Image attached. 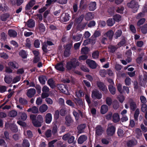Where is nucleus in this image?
Listing matches in <instances>:
<instances>
[{
	"label": "nucleus",
	"mask_w": 147,
	"mask_h": 147,
	"mask_svg": "<svg viewBox=\"0 0 147 147\" xmlns=\"http://www.w3.org/2000/svg\"><path fill=\"white\" fill-rule=\"evenodd\" d=\"M147 12V7H144V9H143V11L142 12H141L139 13L138 15L137 18V19H139L140 18L142 17H143L144 15V12Z\"/></svg>",
	"instance_id": "27"
},
{
	"label": "nucleus",
	"mask_w": 147,
	"mask_h": 147,
	"mask_svg": "<svg viewBox=\"0 0 147 147\" xmlns=\"http://www.w3.org/2000/svg\"><path fill=\"white\" fill-rule=\"evenodd\" d=\"M22 145L24 147H29L30 144L27 140H24L23 141Z\"/></svg>",
	"instance_id": "51"
},
{
	"label": "nucleus",
	"mask_w": 147,
	"mask_h": 147,
	"mask_svg": "<svg viewBox=\"0 0 147 147\" xmlns=\"http://www.w3.org/2000/svg\"><path fill=\"white\" fill-rule=\"evenodd\" d=\"M18 114V112L16 111H11L9 114V116L11 117H14L16 116Z\"/></svg>",
	"instance_id": "38"
},
{
	"label": "nucleus",
	"mask_w": 147,
	"mask_h": 147,
	"mask_svg": "<svg viewBox=\"0 0 147 147\" xmlns=\"http://www.w3.org/2000/svg\"><path fill=\"white\" fill-rule=\"evenodd\" d=\"M65 119L66 120L65 123L68 126H70V124L72 122V120L71 118L69 117H65Z\"/></svg>",
	"instance_id": "36"
},
{
	"label": "nucleus",
	"mask_w": 147,
	"mask_h": 147,
	"mask_svg": "<svg viewBox=\"0 0 147 147\" xmlns=\"http://www.w3.org/2000/svg\"><path fill=\"white\" fill-rule=\"evenodd\" d=\"M19 54L23 58H25L27 57V55L25 51H21L19 53Z\"/></svg>",
	"instance_id": "40"
},
{
	"label": "nucleus",
	"mask_w": 147,
	"mask_h": 147,
	"mask_svg": "<svg viewBox=\"0 0 147 147\" xmlns=\"http://www.w3.org/2000/svg\"><path fill=\"white\" fill-rule=\"evenodd\" d=\"M140 113V111L139 109H137L136 110L135 112L134 115V117L135 119L136 120H138V118L139 116V115Z\"/></svg>",
	"instance_id": "52"
},
{
	"label": "nucleus",
	"mask_w": 147,
	"mask_h": 147,
	"mask_svg": "<svg viewBox=\"0 0 147 147\" xmlns=\"http://www.w3.org/2000/svg\"><path fill=\"white\" fill-rule=\"evenodd\" d=\"M46 136L49 138L51 136V130H48L45 133Z\"/></svg>",
	"instance_id": "61"
},
{
	"label": "nucleus",
	"mask_w": 147,
	"mask_h": 147,
	"mask_svg": "<svg viewBox=\"0 0 147 147\" xmlns=\"http://www.w3.org/2000/svg\"><path fill=\"white\" fill-rule=\"evenodd\" d=\"M141 30L144 34H146L147 32V24L144 25L141 27Z\"/></svg>",
	"instance_id": "42"
},
{
	"label": "nucleus",
	"mask_w": 147,
	"mask_h": 147,
	"mask_svg": "<svg viewBox=\"0 0 147 147\" xmlns=\"http://www.w3.org/2000/svg\"><path fill=\"white\" fill-rule=\"evenodd\" d=\"M54 2H56L61 4H64L67 3V0H53Z\"/></svg>",
	"instance_id": "44"
},
{
	"label": "nucleus",
	"mask_w": 147,
	"mask_h": 147,
	"mask_svg": "<svg viewBox=\"0 0 147 147\" xmlns=\"http://www.w3.org/2000/svg\"><path fill=\"white\" fill-rule=\"evenodd\" d=\"M48 108V106L47 105L43 104L40 107L39 110L40 112L43 113L45 112L47 110Z\"/></svg>",
	"instance_id": "23"
},
{
	"label": "nucleus",
	"mask_w": 147,
	"mask_h": 147,
	"mask_svg": "<svg viewBox=\"0 0 147 147\" xmlns=\"http://www.w3.org/2000/svg\"><path fill=\"white\" fill-rule=\"evenodd\" d=\"M66 47L64 52V55L65 57H67L69 56L70 54V49L71 48V45H67Z\"/></svg>",
	"instance_id": "9"
},
{
	"label": "nucleus",
	"mask_w": 147,
	"mask_h": 147,
	"mask_svg": "<svg viewBox=\"0 0 147 147\" xmlns=\"http://www.w3.org/2000/svg\"><path fill=\"white\" fill-rule=\"evenodd\" d=\"M86 125L84 124H81L78 126L77 127L78 132L79 133L83 132V130L85 128Z\"/></svg>",
	"instance_id": "29"
},
{
	"label": "nucleus",
	"mask_w": 147,
	"mask_h": 147,
	"mask_svg": "<svg viewBox=\"0 0 147 147\" xmlns=\"http://www.w3.org/2000/svg\"><path fill=\"white\" fill-rule=\"evenodd\" d=\"M42 91L43 92L49 93V89L47 86H45L42 87Z\"/></svg>",
	"instance_id": "56"
},
{
	"label": "nucleus",
	"mask_w": 147,
	"mask_h": 147,
	"mask_svg": "<svg viewBox=\"0 0 147 147\" xmlns=\"http://www.w3.org/2000/svg\"><path fill=\"white\" fill-rule=\"evenodd\" d=\"M88 49L87 47H83L82 49L81 52L82 54H86L88 53Z\"/></svg>",
	"instance_id": "47"
},
{
	"label": "nucleus",
	"mask_w": 147,
	"mask_h": 147,
	"mask_svg": "<svg viewBox=\"0 0 147 147\" xmlns=\"http://www.w3.org/2000/svg\"><path fill=\"white\" fill-rule=\"evenodd\" d=\"M38 80L42 84H45L46 80V77L45 76H41L38 78Z\"/></svg>",
	"instance_id": "31"
},
{
	"label": "nucleus",
	"mask_w": 147,
	"mask_h": 147,
	"mask_svg": "<svg viewBox=\"0 0 147 147\" xmlns=\"http://www.w3.org/2000/svg\"><path fill=\"white\" fill-rule=\"evenodd\" d=\"M102 94L98 90L95 89L92 91V98L99 99L102 98Z\"/></svg>",
	"instance_id": "4"
},
{
	"label": "nucleus",
	"mask_w": 147,
	"mask_h": 147,
	"mask_svg": "<svg viewBox=\"0 0 147 147\" xmlns=\"http://www.w3.org/2000/svg\"><path fill=\"white\" fill-rule=\"evenodd\" d=\"M127 5L129 7L134 9V12L137 11L139 7V5L138 3L134 0L131 1L130 3H128Z\"/></svg>",
	"instance_id": "3"
},
{
	"label": "nucleus",
	"mask_w": 147,
	"mask_h": 147,
	"mask_svg": "<svg viewBox=\"0 0 147 147\" xmlns=\"http://www.w3.org/2000/svg\"><path fill=\"white\" fill-rule=\"evenodd\" d=\"M36 91L34 88H30L27 90L26 92L27 96L29 98L33 97L36 94Z\"/></svg>",
	"instance_id": "7"
},
{
	"label": "nucleus",
	"mask_w": 147,
	"mask_h": 147,
	"mask_svg": "<svg viewBox=\"0 0 147 147\" xmlns=\"http://www.w3.org/2000/svg\"><path fill=\"white\" fill-rule=\"evenodd\" d=\"M40 43L38 40H36L34 42V45L35 47L38 48L39 47Z\"/></svg>",
	"instance_id": "62"
},
{
	"label": "nucleus",
	"mask_w": 147,
	"mask_h": 147,
	"mask_svg": "<svg viewBox=\"0 0 147 147\" xmlns=\"http://www.w3.org/2000/svg\"><path fill=\"white\" fill-rule=\"evenodd\" d=\"M24 134L25 135H26L27 137L29 138H31L32 136V132L29 130L27 131L26 133L24 132Z\"/></svg>",
	"instance_id": "63"
},
{
	"label": "nucleus",
	"mask_w": 147,
	"mask_h": 147,
	"mask_svg": "<svg viewBox=\"0 0 147 147\" xmlns=\"http://www.w3.org/2000/svg\"><path fill=\"white\" fill-rule=\"evenodd\" d=\"M88 8L90 11H94L96 8V2L95 1L91 2L89 4Z\"/></svg>",
	"instance_id": "13"
},
{
	"label": "nucleus",
	"mask_w": 147,
	"mask_h": 147,
	"mask_svg": "<svg viewBox=\"0 0 147 147\" xmlns=\"http://www.w3.org/2000/svg\"><path fill=\"white\" fill-rule=\"evenodd\" d=\"M108 110V107L106 105H102L101 107L100 112L102 114H105Z\"/></svg>",
	"instance_id": "21"
},
{
	"label": "nucleus",
	"mask_w": 147,
	"mask_h": 147,
	"mask_svg": "<svg viewBox=\"0 0 147 147\" xmlns=\"http://www.w3.org/2000/svg\"><path fill=\"white\" fill-rule=\"evenodd\" d=\"M8 34L9 36L15 38L17 36V33L15 30L10 29L8 31Z\"/></svg>",
	"instance_id": "19"
},
{
	"label": "nucleus",
	"mask_w": 147,
	"mask_h": 147,
	"mask_svg": "<svg viewBox=\"0 0 147 147\" xmlns=\"http://www.w3.org/2000/svg\"><path fill=\"white\" fill-rule=\"evenodd\" d=\"M47 83L50 87L52 88H54L55 87V82L52 78L49 79Z\"/></svg>",
	"instance_id": "26"
},
{
	"label": "nucleus",
	"mask_w": 147,
	"mask_h": 147,
	"mask_svg": "<svg viewBox=\"0 0 147 147\" xmlns=\"http://www.w3.org/2000/svg\"><path fill=\"white\" fill-rule=\"evenodd\" d=\"M87 139V137L86 136L84 135H82L79 137L78 139V143L80 144H82L86 141Z\"/></svg>",
	"instance_id": "16"
},
{
	"label": "nucleus",
	"mask_w": 147,
	"mask_h": 147,
	"mask_svg": "<svg viewBox=\"0 0 147 147\" xmlns=\"http://www.w3.org/2000/svg\"><path fill=\"white\" fill-rule=\"evenodd\" d=\"M109 89L111 93L113 95L115 94L116 89L112 85H109Z\"/></svg>",
	"instance_id": "30"
},
{
	"label": "nucleus",
	"mask_w": 147,
	"mask_h": 147,
	"mask_svg": "<svg viewBox=\"0 0 147 147\" xmlns=\"http://www.w3.org/2000/svg\"><path fill=\"white\" fill-rule=\"evenodd\" d=\"M18 114L20 115L22 120L25 121L27 117V115L25 113L19 112Z\"/></svg>",
	"instance_id": "25"
},
{
	"label": "nucleus",
	"mask_w": 147,
	"mask_h": 147,
	"mask_svg": "<svg viewBox=\"0 0 147 147\" xmlns=\"http://www.w3.org/2000/svg\"><path fill=\"white\" fill-rule=\"evenodd\" d=\"M55 67L57 70L60 71H63L64 70L63 64L62 63L57 64L55 66Z\"/></svg>",
	"instance_id": "10"
},
{
	"label": "nucleus",
	"mask_w": 147,
	"mask_h": 147,
	"mask_svg": "<svg viewBox=\"0 0 147 147\" xmlns=\"http://www.w3.org/2000/svg\"><path fill=\"white\" fill-rule=\"evenodd\" d=\"M117 88L119 92L121 93L122 94L123 92V90L122 89V85L120 84L117 85Z\"/></svg>",
	"instance_id": "59"
},
{
	"label": "nucleus",
	"mask_w": 147,
	"mask_h": 147,
	"mask_svg": "<svg viewBox=\"0 0 147 147\" xmlns=\"http://www.w3.org/2000/svg\"><path fill=\"white\" fill-rule=\"evenodd\" d=\"M113 19L115 21L119 22L121 20V17L120 15L117 14L114 16Z\"/></svg>",
	"instance_id": "46"
},
{
	"label": "nucleus",
	"mask_w": 147,
	"mask_h": 147,
	"mask_svg": "<svg viewBox=\"0 0 147 147\" xmlns=\"http://www.w3.org/2000/svg\"><path fill=\"white\" fill-rule=\"evenodd\" d=\"M103 131V129L100 125H98L96 128V135L99 136L102 134Z\"/></svg>",
	"instance_id": "8"
},
{
	"label": "nucleus",
	"mask_w": 147,
	"mask_h": 147,
	"mask_svg": "<svg viewBox=\"0 0 147 147\" xmlns=\"http://www.w3.org/2000/svg\"><path fill=\"white\" fill-rule=\"evenodd\" d=\"M93 18V16L92 13L88 12L86 15L85 18L88 20L92 19Z\"/></svg>",
	"instance_id": "33"
},
{
	"label": "nucleus",
	"mask_w": 147,
	"mask_h": 147,
	"mask_svg": "<svg viewBox=\"0 0 147 147\" xmlns=\"http://www.w3.org/2000/svg\"><path fill=\"white\" fill-rule=\"evenodd\" d=\"M8 65L9 67L12 69H18L19 67L18 64L15 62H9Z\"/></svg>",
	"instance_id": "14"
},
{
	"label": "nucleus",
	"mask_w": 147,
	"mask_h": 147,
	"mask_svg": "<svg viewBox=\"0 0 147 147\" xmlns=\"http://www.w3.org/2000/svg\"><path fill=\"white\" fill-rule=\"evenodd\" d=\"M45 122L49 124L51 122L52 117V115L50 113H47L45 116Z\"/></svg>",
	"instance_id": "15"
},
{
	"label": "nucleus",
	"mask_w": 147,
	"mask_h": 147,
	"mask_svg": "<svg viewBox=\"0 0 147 147\" xmlns=\"http://www.w3.org/2000/svg\"><path fill=\"white\" fill-rule=\"evenodd\" d=\"M82 36V34H78L76 36H73L72 39L75 41H78L80 40Z\"/></svg>",
	"instance_id": "35"
},
{
	"label": "nucleus",
	"mask_w": 147,
	"mask_h": 147,
	"mask_svg": "<svg viewBox=\"0 0 147 147\" xmlns=\"http://www.w3.org/2000/svg\"><path fill=\"white\" fill-rule=\"evenodd\" d=\"M140 128L143 132L146 133L147 131V128L145 127L143 124H142L140 125Z\"/></svg>",
	"instance_id": "64"
},
{
	"label": "nucleus",
	"mask_w": 147,
	"mask_h": 147,
	"mask_svg": "<svg viewBox=\"0 0 147 147\" xmlns=\"http://www.w3.org/2000/svg\"><path fill=\"white\" fill-rule=\"evenodd\" d=\"M58 88L62 92L66 94H69V93L66 87L63 84H61L58 86Z\"/></svg>",
	"instance_id": "6"
},
{
	"label": "nucleus",
	"mask_w": 147,
	"mask_h": 147,
	"mask_svg": "<svg viewBox=\"0 0 147 147\" xmlns=\"http://www.w3.org/2000/svg\"><path fill=\"white\" fill-rule=\"evenodd\" d=\"M9 15L8 14L6 13L2 15L1 17V19L3 21H5L9 17Z\"/></svg>",
	"instance_id": "39"
},
{
	"label": "nucleus",
	"mask_w": 147,
	"mask_h": 147,
	"mask_svg": "<svg viewBox=\"0 0 147 147\" xmlns=\"http://www.w3.org/2000/svg\"><path fill=\"white\" fill-rule=\"evenodd\" d=\"M78 113L76 112L75 111H74L73 112V114L75 116L76 120H78L79 119V115H80L82 117V113L80 111L78 110Z\"/></svg>",
	"instance_id": "22"
},
{
	"label": "nucleus",
	"mask_w": 147,
	"mask_h": 147,
	"mask_svg": "<svg viewBox=\"0 0 147 147\" xmlns=\"http://www.w3.org/2000/svg\"><path fill=\"white\" fill-rule=\"evenodd\" d=\"M141 102L142 104H146V98L143 96H141L140 97Z\"/></svg>",
	"instance_id": "57"
},
{
	"label": "nucleus",
	"mask_w": 147,
	"mask_h": 147,
	"mask_svg": "<svg viewBox=\"0 0 147 147\" xmlns=\"http://www.w3.org/2000/svg\"><path fill=\"white\" fill-rule=\"evenodd\" d=\"M125 82L126 85L129 86L131 84L130 78L129 77H127L125 80Z\"/></svg>",
	"instance_id": "60"
},
{
	"label": "nucleus",
	"mask_w": 147,
	"mask_h": 147,
	"mask_svg": "<svg viewBox=\"0 0 147 147\" xmlns=\"http://www.w3.org/2000/svg\"><path fill=\"white\" fill-rule=\"evenodd\" d=\"M145 20L144 18H142L139 20L137 22V25L139 26L143 24L145 22Z\"/></svg>",
	"instance_id": "54"
},
{
	"label": "nucleus",
	"mask_w": 147,
	"mask_h": 147,
	"mask_svg": "<svg viewBox=\"0 0 147 147\" xmlns=\"http://www.w3.org/2000/svg\"><path fill=\"white\" fill-rule=\"evenodd\" d=\"M99 55V52L98 51H96L94 52L92 54V57L94 59H97L98 58Z\"/></svg>",
	"instance_id": "50"
},
{
	"label": "nucleus",
	"mask_w": 147,
	"mask_h": 147,
	"mask_svg": "<svg viewBox=\"0 0 147 147\" xmlns=\"http://www.w3.org/2000/svg\"><path fill=\"white\" fill-rule=\"evenodd\" d=\"M113 121L115 123H116L120 120L119 116L117 113L114 114L112 116Z\"/></svg>",
	"instance_id": "20"
},
{
	"label": "nucleus",
	"mask_w": 147,
	"mask_h": 147,
	"mask_svg": "<svg viewBox=\"0 0 147 147\" xmlns=\"http://www.w3.org/2000/svg\"><path fill=\"white\" fill-rule=\"evenodd\" d=\"M141 109L142 112L145 113L147 111V105L146 104H142L141 105Z\"/></svg>",
	"instance_id": "37"
},
{
	"label": "nucleus",
	"mask_w": 147,
	"mask_h": 147,
	"mask_svg": "<svg viewBox=\"0 0 147 147\" xmlns=\"http://www.w3.org/2000/svg\"><path fill=\"white\" fill-rule=\"evenodd\" d=\"M107 25L109 26H112L115 23L114 20L112 18H109L107 22Z\"/></svg>",
	"instance_id": "32"
},
{
	"label": "nucleus",
	"mask_w": 147,
	"mask_h": 147,
	"mask_svg": "<svg viewBox=\"0 0 147 147\" xmlns=\"http://www.w3.org/2000/svg\"><path fill=\"white\" fill-rule=\"evenodd\" d=\"M122 34V31L121 30H118L115 33L114 35V37L115 38H117L119 37Z\"/></svg>",
	"instance_id": "43"
},
{
	"label": "nucleus",
	"mask_w": 147,
	"mask_h": 147,
	"mask_svg": "<svg viewBox=\"0 0 147 147\" xmlns=\"http://www.w3.org/2000/svg\"><path fill=\"white\" fill-rule=\"evenodd\" d=\"M117 48V47H116L115 46L111 45L109 47L108 49L109 51L110 52L113 53L115 51Z\"/></svg>",
	"instance_id": "45"
},
{
	"label": "nucleus",
	"mask_w": 147,
	"mask_h": 147,
	"mask_svg": "<svg viewBox=\"0 0 147 147\" xmlns=\"http://www.w3.org/2000/svg\"><path fill=\"white\" fill-rule=\"evenodd\" d=\"M61 19L63 22H66L69 20V16L67 13L63 14L61 17Z\"/></svg>",
	"instance_id": "24"
},
{
	"label": "nucleus",
	"mask_w": 147,
	"mask_h": 147,
	"mask_svg": "<svg viewBox=\"0 0 147 147\" xmlns=\"http://www.w3.org/2000/svg\"><path fill=\"white\" fill-rule=\"evenodd\" d=\"M129 102L130 103L131 109L134 111L137 108V105L136 103L131 99L129 100Z\"/></svg>",
	"instance_id": "17"
},
{
	"label": "nucleus",
	"mask_w": 147,
	"mask_h": 147,
	"mask_svg": "<svg viewBox=\"0 0 147 147\" xmlns=\"http://www.w3.org/2000/svg\"><path fill=\"white\" fill-rule=\"evenodd\" d=\"M135 131L136 138L138 139L141 138L142 137V134L141 130L139 128H136Z\"/></svg>",
	"instance_id": "11"
},
{
	"label": "nucleus",
	"mask_w": 147,
	"mask_h": 147,
	"mask_svg": "<svg viewBox=\"0 0 147 147\" xmlns=\"http://www.w3.org/2000/svg\"><path fill=\"white\" fill-rule=\"evenodd\" d=\"M27 112H31L33 113H37L38 112V108L34 106L29 108L27 110Z\"/></svg>",
	"instance_id": "18"
},
{
	"label": "nucleus",
	"mask_w": 147,
	"mask_h": 147,
	"mask_svg": "<svg viewBox=\"0 0 147 147\" xmlns=\"http://www.w3.org/2000/svg\"><path fill=\"white\" fill-rule=\"evenodd\" d=\"M0 57L4 59H7L9 58V56L6 53L2 52L0 53Z\"/></svg>",
	"instance_id": "41"
},
{
	"label": "nucleus",
	"mask_w": 147,
	"mask_h": 147,
	"mask_svg": "<svg viewBox=\"0 0 147 147\" xmlns=\"http://www.w3.org/2000/svg\"><path fill=\"white\" fill-rule=\"evenodd\" d=\"M32 123L36 127H40L41 125V123L38 121H33Z\"/></svg>",
	"instance_id": "58"
},
{
	"label": "nucleus",
	"mask_w": 147,
	"mask_h": 147,
	"mask_svg": "<svg viewBox=\"0 0 147 147\" xmlns=\"http://www.w3.org/2000/svg\"><path fill=\"white\" fill-rule=\"evenodd\" d=\"M86 63L89 67L92 69H95L96 67L97 64L93 60L88 59L86 60Z\"/></svg>",
	"instance_id": "5"
},
{
	"label": "nucleus",
	"mask_w": 147,
	"mask_h": 147,
	"mask_svg": "<svg viewBox=\"0 0 147 147\" xmlns=\"http://www.w3.org/2000/svg\"><path fill=\"white\" fill-rule=\"evenodd\" d=\"M113 34L114 32L112 30H109L104 34V36H107L110 39H111L112 38Z\"/></svg>",
	"instance_id": "28"
},
{
	"label": "nucleus",
	"mask_w": 147,
	"mask_h": 147,
	"mask_svg": "<svg viewBox=\"0 0 147 147\" xmlns=\"http://www.w3.org/2000/svg\"><path fill=\"white\" fill-rule=\"evenodd\" d=\"M19 102L23 104H26L27 103V100L22 98H20L19 99Z\"/></svg>",
	"instance_id": "55"
},
{
	"label": "nucleus",
	"mask_w": 147,
	"mask_h": 147,
	"mask_svg": "<svg viewBox=\"0 0 147 147\" xmlns=\"http://www.w3.org/2000/svg\"><path fill=\"white\" fill-rule=\"evenodd\" d=\"M115 129L114 126L111 123H109L108 125V127L107 132V135L109 136H113L115 133Z\"/></svg>",
	"instance_id": "2"
},
{
	"label": "nucleus",
	"mask_w": 147,
	"mask_h": 147,
	"mask_svg": "<svg viewBox=\"0 0 147 147\" xmlns=\"http://www.w3.org/2000/svg\"><path fill=\"white\" fill-rule=\"evenodd\" d=\"M21 79V77L20 76H18L14 78L12 80L13 83H15L19 82Z\"/></svg>",
	"instance_id": "49"
},
{
	"label": "nucleus",
	"mask_w": 147,
	"mask_h": 147,
	"mask_svg": "<svg viewBox=\"0 0 147 147\" xmlns=\"http://www.w3.org/2000/svg\"><path fill=\"white\" fill-rule=\"evenodd\" d=\"M4 80L6 83L7 84H10L12 80V78L9 77L5 76L4 78Z\"/></svg>",
	"instance_id": "53"
},
{
	"label": "nucleus",
	"mask_w": 147,
	"mask_h": 147,
	"mask_svg": "<svg viewBox=\"0 0 147 147\" xmlns=\"http://www.w3.org/2000/svg\"><path fill=\"white\" fill-rule=\"evenodd\" d=\"M27 25L28 27H33L34 26V22L33 20H30L28 21Z\"/></svg>",
	"instance_id": "34"
},
{
	"label": "nucleus",
	"mask_w": 147,
	"mask_h": 147,
	"mask_svg": "<svg viewBox=\"0 0 147 147\" xmlns=\"http://www.w3.org/2000/svg\"><path fill=\"white\" fill-rule=\"evenodd\" d=\"M79 65V63L76 58H73L68 61L66 63V68L68 70H71L75 68Z\"/></svg>",
	"instance_id": "1"
},
{
	"label": "nucleus",
	"mask_w": 147,
	"mask_h": 147,
	"mask_svg": "<svg viewBox=\"0 0 147 147\" xmlns=\"http://www.w3.org/2000/svg\"><path fill=\"white\" fill-rule=\"evenodd\" d=\"M97 85L100 90L103 91H107V87L103 83L101 82H98L97 83Z\"/></svg>",
	"instance_id": "12"
},
{
	"label": "nucleus",
	"mask_w": 147,
	"mask_h": 147,
	"mask_svg": "<svg viewBox=\"0 0 147 147\" xmlns=\"http://www.w3.org/2000/svg\"><path fill=\"white\" fill-rule=\"evenodd\" d=\"M39 30L42 32H44L45 30V28L44 24L42 23L39 24L38 25Z\"/></svg>",
	"instance_id": "48"
}]
</instances>
